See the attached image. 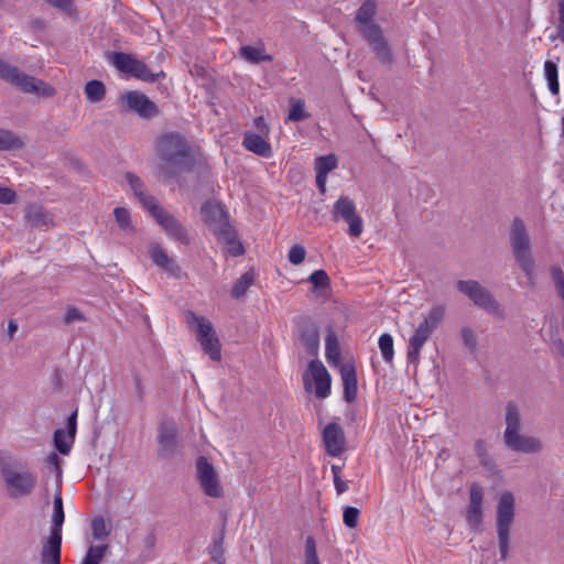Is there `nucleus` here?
<instances>
[{"mask_svg":"<svg viewBox=\"0 0 564 564\" xmlns=\"http://www.w3.org/2000/svg\"><path fill=\"white\" fill-rule=\"evenodd\" d=\"M155 154L159 159L155 173L162 181H170L181 173L191 172L196 164L188 141L178 132L160 135L155 143Z\"/></svg>","mask_w":564,"mask_h":564,"instance_id":"obj_1","label":"nucleus"},{"mask_svg":"<svg viewBox=\"0 0 564 564\" xmlns=\"http://www.w3.org/2000/svg\"><path fill=\"white\" fill-rule=\"evenodd\" d=\"M377 4L375 0H366L357 10L355 21L362 37L367 41L379 62L391 64L393 53L382 29L375 22Z\"/></svg>","mask_w":564,"mask_h":564,"instance_id":"obj_2","label":"nucleus"},{"mask_svg":"<svg viewBox=\"0 0 564 564\" xmlns=\"http://www.w3.org/2000/svg\"><path fill=\"white\" fill-rule=\"evenodd\" d=\"M0 473L9 498L28 497L34 491L37 478L22 463L1 459Z\"/></svg>","mask_w":564,"mask_h":564,"instance_id":"obj_3","label":"nucleus"},{"mask_svg":"<svg viewBox=\"0 0 564 564\" xmlns=\"http://www.w3.org/2000/svg\"><path fill=\"white\" fill-rule=\"evenodd\" d=\"M521 419L519 408L514 402H508L506 406V430L503 441L506 446L517 453L534 454L542 451L541 441L534 436L520 433Z\"/></svg>","mask_w":564,"mask_h":564,"instance_id":"obj_4","label":"nucleus"},{"mask_svg":"<svg viewBox=\"0 0 564 564\" xmlns=\"http://www.w3.org/2000/svg\"><path fill=\"white\" fill-rule=\"evenodd\" d=\"M516 517L514 496L511 491H503L497 505L496 530L500 560H507L510 550V532Z\"/></svg>","mask_w":564,"mask_h":564,"instance_id":"obj_5","label":"nucleus"},{"mask_svg":"<svg viewBox=\"0 0 564 564\" xmlns=\"http://www.w3.org/2000/svg\"><path fill=\"white\" fill-rule=\"evenodd\" d=\"M445 310L437 305L432 307L424 316L423 321L415 328L409 339L406 360L409 364L417 365L423 346L430 339L444 318Z\"/></svg>","mask_w":564,"mask_h":564,"instance_id":"obj_6","label":"nucleus"},{"mask_svg":"<svg viewBox=\"0 0 564 564\" xmlns=\"http://www.w3.org/2000/svg\"><path fill=\"white\" fill-rule=\"evenodd\" d=\"M65 520L61 492L54 495L51 532L41 551L42 564H61L62 527Z\"/></svg>","mask_w":564,"mask_h":564,"instance_id":"obj_7","label":"nucleus"},{"mask_svg":"<svg viewBox=\"0 0 564 564\" xmlns=\"http://www.w3.org/2000/svg\"><path fill=\"white\" fill-rule=\"evenodd\" d=\"M510 245L513 256L529 279L534 274V260L531 254L530 237L523 220L516 217L510 228Z\"/></svg>","mask_w":564,"mask_h":564,"instance_id":"obj_8","label":"nucleus"},{"mask_svg":"<svg viewBox=\"0 0 564 564\" xmlns=\"http://www.w3.org/2000/svg\"><path fill=\"white\" fill-rule=\"evenodd\" d=\"M0 78L25 93H36L43 96H53L54 88L43 80L36 79L21 72L0 58Z\"/></svg>","mask_w":564,"mask_h":564,"instance_id":"obj_9","label":"nucleus"},{"mask_svg":"<svg viewBox=\"0 0 564 564\" xmlns=\"http://www.w3.org/2000/svg\"><path fill=\"white\" fill-rule=\"evenodd\" d=\"M0 78L25 93H36L43 96H53L54 88L43 80L36 79L21 72L0 58Z\"/></svg>","mask_w":564,"mask_h":564,"instance_id":"obj_10","label":"nucleus"},{"mask_svg":"<svg viewBox=\"0 0 564 564\" xmlns=\"http://www.w3.org/2000/svg\"><path fill=\"white\" fill-rule=\"evenodd\" d=\"M457 290L467 296L474 305L484 310L486 313L502 317V311L499 302L495 299L491 292L482 286L476 280H458L456 282Z\"/></svg>","mask_w":564,"mask_h":564,"instance_id":"obj_11","label":"nucleus"},{"mask_svg":"<svg viewBox=\"0 0 564 564\" xmlns=\"http://www.w3.org/2000/svg\"><path fill=\"white\" fill-rule=\"evenodd\" d=\"M188 322L196 325V339L200 344L204 352L207 354L212 360L219 361L221 359V345L210 321L189 312Z\"/></svg>","mask_w":564,"mask_h":564,"instance_id":"obj_12","label":"nucleus"},{"mask_svg":"<svg viewBox=\"0 0 564 564\" xmlns=\"http://www.w3.org/2000/svg\"><path fill=\"white\" fill-rule=\"evenodd\" d=\"M111 62L120 72L127 73L145 83H154L160 77H164L163 72L152 73L149 67L140 59L134 58L131 54L123 52H115L111 55Z\"/></svg>","mask_w":564,"mask_h":564,"instance_id":"obj_13","label":"nucleus"},{"mask_svg":"<svg viewBox=\"0 0 564 564\" xmlns=\"http://www.w3.org/2000/svg\"><path fill=\"white\" fill-rule=\"evenodd\" d=\"M149 214L171 239L185 246L191 243L187 228L163 206L160 204L152 206Z\"/></svg>","mask_w":564,"mask_h":564,"instance_id":"obj_14","label":"nucleus"},{"mask_svg":"<svg viewBox=\"0 0 564 564\" xmlns=\"http://www.w3.org/2000/svg\"><path fill=\"white\" fill-rule=\"evenodd\" d=\"M119 105L123 111L134 112L141 119L149 120L160 113L159 107L139 90L122 94L119 98Z\"/></svg>","mask_w":564,"mask_h":564,"instance_id":"obj_15","label":"nucleus"},{"mask_svg":"<svg viewBox=\"0 0 564 564\" xmlns=\"http://www.w3.org/2000/svg\"><path fill=\"white\" fill-rule=\"evenodd\" d=\"M333 219H339L348 224V235L358 238L362 234L364 223L357 214L356 204L348 196H340L333 206Z\"/></svg>","mask_w":564,"mask_h":564,"instance_id":"obj_16","label":"nucleus"},{"mask_svg":"<svg viewBox=\"0 0 564 564\" xmlns=\"http://www.w3.org/2000/svg\"><path fill=\"white\" fill-rule=\"evenodd\" d=\"M200 214L203 221L210 228L216 237L225 234L231 235V224L225 206L219 203L206 202L202 208Z\"/></svg>","mask_w":564,"mask_h":564,"instance_id":"obj_17","label":"nucleus"},{"mask_svg":"<svg viewBox=\"0 0 564 564\" xmlns=\"http://www.w3.org/2000/svg\"><path fill=\"white\" fill-rule=\"evenodd\" d=\"M197 479L204 494L212 498H220L223 488L214 466L204 456L196 462Z\"/></svg>","mask_w":564,"mask_h":564,"instance_id":"obj_18","label":"nucleus"},{"mask_svg":"<svg viewBox=\"0 0 564 564\" xmlns=\"http://www.w3.org/2000/svg\"><path fill=\"white\" fill-rule=\"evenodd\" d=\"M322 438L325 451L329 456L338 457L345 452L346 436L339 423L332 422L327 424L322 432Z\"/></svg>","mask_w":564,"mask_h":564,"instance_id":"obj_19","label":"nucleus"},{"mask_svg":"<svg viewBox=\"0 0 564 564\" xmlns=\"http://www.w3.org/2000/svg\"><path fill=\"white\" fill-rule=\"evenodd\" d=\"M300 340L310 355H317L319 348L318 326L310 317H301L297 322Z\"/></svg>","mask_w":564,"mask_h":564,"instance_id":"obj_20","label":"nucleus"},{"mask_svg":"<svg viewBox=\"0 0 564 564\" xmlns=\"http://www.w3.org/2000/svg\"><path fill=\"white\" fill-rule=\"evenodd\" d=\"M148 253L152 262L169 275L181 278L182 269L176 261L170 257L166 250L159 243L152 242L148 247Z\"/></svg>","mask_w":564,"mask_h":564,"instance_id":"obj_21","label":"nucleus"},{"mask_svg":"<svg viewBox=\"0 0 564 564\" xmlns=\"http://www.w3.org/2000/svg\"><path fill=\"white\" fill-rule=\"evenodd\" d=\"M77 409L67 419V430L58 429L54 432V446L63 454L68 455L75 441L77 431Z\"/></svg>","mask_w":564,"mask_h":564,"instance_id":"obj_22","label":"nucleus"},{"mask_svg":"<svg viewBox=\"0 0 564 564\" xmlns=\"http://www.w3.org/2000/svg\"><path fill=\"white\" fill-rule=\"evenodd\" d=\"M482 488L473 484L469 489V505L466 511V521L473 529H477L482 522Z\"/></svg>","mask_w":564,"mask_h":564,"instance_id":"obj_23","label":"nucleus"},{"mask_svg":"<svg viewBox=\"0 0 564 564\" xmlns=\"http://www.w3.org/2000/svg\"><path fill=\"white\" fill-rule=\"evenodd\" d=\"M308 370L315 381L316 397L325 399L330 393L332 378L325 366L317 359L312 360Z\"/></svg>","mask_w":564,"mask_h":564,"instance_id":"obj_24","label":"nucleus"},{"mask_svg":"<svg viewBox=\"0 0 564 564\" xmlns=\"http://www.w3.org/2000/svg\"><path fill=\"white\" fill-rule=\"evenodd\" d=\"M177 430L173 422L163 423L159 429V455L169 457L174 455L177 446Z\"/></svg>","mask_w":564,"mask_h":564,"instance_id":"obj_25","label":"nucleus"},{"mask_svg":"<svg viewBox=\"0 0 564 564\" xmlns=\"http://www.w3.org/2000/svg\"><path fill=\"white\" fill-rule=\"evenodd\" d=\"M124 178L134 196L148 213L152 210V206H156L159 204L156 198L145 191L144 184L138 175L132 172H127Z\"/></svg>","mask_w":564,"mask_h":564,"instance_id":"obj_26","label":"nucleus"},{"mask_svg":"<svg viewBox=\"0 0 564 564\" xmlns=\"http://www.w3.org/2000/svg\"><path fill=\"white\" fill-rule=\"evenodd\" d=\"M340 376L344 386V399L354 402L357 398V373L352 364L340 365Z\"/></svg>","mask_w":564,"mask_h":564,"instance_id":"obj_27","label":"nucleus"},{"mask_svg":"<svg viewBox=\"0 0 564 564\" xmlns=\"http://www.w3.org/2000/svg\"><path fill=\"white\" fill-rule=\"evenodd\" d=\"M242 145L250 152L263 158H270L272 149L261 134L247 132L243 135Z\"/></svg>","mask_w":564,"mask_h":564,"instance_id":"obj_28","label":"nucleus"},{"mask_svg":"<svg viewBox=\"0 0 564 564\" xmlns=\"http://www.w3.org/2000/svg\"><path fill=\"white\" fill-rule=\"evenodd\" d=\"M25 219L31 227H48L52 224L51 216L40 205H30L25 213Z\"/></svg>","mask_w":564,"mask_h":564,"instance_id":"obj_29","label":"nucleus"},{"mask_svg":"<svg viewBox=\"0 0 564 564\" xmlns=\"http://www.w3.org/2000/svg\"><path fill=\"white\" fill-rule=\"evenodd\" d=\"M239 54L241 58L251 63L259 64L261 62H271L272 56L265 53L264 45L261 43L259 46L246 45L241 46Z\"/></svg>","mask_w":564,"mask_h":564,"instance_id":"obj_30","label":"nucleus"},{"mask_svg":"<svg viewBox=\"0 0 564 564\" xmlns=\"http://www.w3.org/2000/svg\"><path fill=\"white\" fill-rule=\"evenodd\" d=\"M560 61V57H556L555 61H545L544 62V77L547 82L549 90L553 96L558 95L560 93V84H558V67L557 62Z\"/></svg>","mask_w":564,"mask_h":564,"instance_id":"obj_31","label":"nucleus"},{"mask_svg":"<svg viewBox=\"0 0 564 564\" xmlns=\"http://www.w3.org/2000/svg\"><path fill=\"white\" fill-rule=\"evenodd\" d=\"M325 356L329 365H340V347L336 335L330 333L327 335L325 340Z\"/></svg>","mask_w":564,"mask_h":564,"instance_id":"obj_32","label":"nucleus"},{"mask_svg":"<svg viewBox=\"0 0 564 564\" xmlns=\"http://www.w3.org/2000/svg\"><path fill=\"white\" fill-rule=\"evenodd\" d=\"M22 139L13 131L0 128V151H12L23 148Z\"/></svg>","mask_w":564,"mask_h":564,"instance_id":"obj_33","label":"nucleus"},{"mask_svg":"<svg viewBox=\"0 0 564 564\" xmlns=\"http://www.w3.org/2000/svg\"><path fill=\"white\" fill-rule=\"evenodd\" d=\"M311 115L305 109V101L301 98L290 99V110L288 113V121L299 122L306 120Z\"/></svg>","mask_w":564,"mask_h":564,"instance_id":"obj_34","label":"nucleus"},{"mask_svg":"<svg viewBox=\"0 0 564 564\" xmlns=\"http://www.w3.org/2000/svg\"><path fill=\"white\" fill-rule=\"evenodd\" d=\"M85 94L90 102H99L105 98L106 87L102 82L93 79L85 85Z\"/></svg>","mask_w":564,"mask_h":564,"instance_id":"obj_35","label":"nucleus"},{"mask_svg":"<svg viewBox=\"0 0 564 564\" xmlns=\"http://www.w3.org/2000/svg\"><path fill=\"white\" fill-rule=\"evenodd\" d=\"M108 549V544L90 545L80 564H100Z\"/></svg>","mask_w":564,"mask_h":564,"instance_id":"obj_36","label":"nucleus"},{"mask_svg":"<svg viewBox=\"0 0 564 564\" xmlns=\"http://www.w3.org/2000/svg\"><path fill=\"white\" fill-rule=\"evenodd\" d=\"M113 216L121 230H123L127 234L134 232V226L132 225L131 215L127 208L116 207L113 209Z\"/></svg>","mask_w":564,"mask_h":564,"instance_id":"obj_37","label":"nucleus"},{"mask_svg":"<svg viewBox=\"0 0 564 564\" xmlns=\"http://www.w3.org/2000/svg\"><path fill=\"white\" fill-rule=\"evenodd\" d=\"M218 240H221L228 245V252L231 256L238 257L245 252V248L242 243L237 238V232L234 227H231V235L226 236L225 234L217 237Z\"/></svg>","mask_w":564,"mask_h":564,"instance_id":"obj_38","label":"nucleus"},{"mask_svg":"<svg viewBox=\"0 0 564 564\" xmlns=\"http://www.w3.org/2000/svg\"><path fill=\"white\" fill-rule=\"evenodd\" d=\"M338 160L335 154H327L316 159V173L327 175L337 167Z\"/></svg>","mask_w":564,"mask_h":564,"instance_id":"obj_39","label":"nucleus"},{"mask_svg":"<svg viewBox=\"0 0 564 564\" xmlns=\"http://www.w3.org/2000/svg\"><path fill=\"white\" fill-rule=\"evenodd\" d=\"M252 283H253V273L250 271L243 273L232 286V290H231L232 297L239 299L242 295H245L247 290L252 285Z\"/></svg>","mask_w":564,"mask_h":564,"instance_id":"obj_40","label":"nucleus"},{"mask_svg":"<svg viewBox=\"0 0 564 564\" xmlns=\"http://www.w3.org/2000/svg\"><path fill=\"white\" fill-rule=\"evenodd\" d=\"M307 281L313 284V292L318 290H327L329 289L330 280L325 270L319 269L314 271L308 278Z\"/></svg>","mask_w":564,"mask_h":564,"instance_id":"obj_41","label":"nucleus"},{"mask_svg":"<svg viewBox=\"0 0 564 564\" xmlns=\"http://www.w3.org/2000/svg\"><path fill=\"white\" fill-rule=\"evenodd\" d=\"M379 348L382 355V358L386 362L390 364L393 360L394 350H393V338L390 334L384 333L379 337Z\"/></svg>","mask_w":564,"mask_h":564,"instance_id":"obj_42","label":"nucleus"},{"mask_svg":"<svg viewBox=\"0 0 564 564\" xmlns=\"http://www.w3.org/2000/svg\"><path fill=\"white\" fill-rule=\"evenodd\" d=\"M91 534L94 540H105L110 534V528L102 517H97L91 521Z\"/></svg>","mask_w":564,"mask_h":564,"instance_id":"obj_43","label":"nucleus"},{"mask_svg":"<svg viewBox=\"0 0 564 564\" xmlns=\"http://www.w3.org/2000/svg\"><path fill=\"white\" fill-rule=\"evenodd\" d=\"M224 534H225V528H223L219 538L215 539L213 544L209 546V554L214 562L221 563L224 560V550H223V542H224Z\"/></svg>","mask_w":564,"mask_h":564,"instance_id":"obj_44","label":"nucleus"},{"mask_svg":"<svg viewBox=\"0 0 564 564\" xmlns=\"http://www.w3.org/2000/svg\"><path fill=\"white\" fill-rule=\"evenodd\" d=\"M304 564H321L318 556H317L316 543L312 535H308L305 540Z\"/></svg>","mask_w":564,"mask_h":564,"instance_id":"obj_45","label":"nucleus"},{"mask_svg":"<svg viewBox=\"0 0 564 564\" xmlns=\"http://www.w3.org/2000/svg\"><path fill=\"white\" fill-rule=\"evenodd\" d=\"M360 516L359 509L356 507H346L343 512V521L347 528H356Z\"/></svg>","mask_w":564,"mask_h":564,"instance_id":"obj_46","label":"nucleus"},{"mask_svg":"<svg viewBox=\"0 0 564 564\" xmlns=\"http://www.w3.org/2000/svg\"><path fill=\"white\" fill-rule=\"evenodd\" d=\"M305 254H306L305 248L302 245L296 243L291 247L288 258L292 264L297 265L304 261Z\"/></svg>","mask_w":564,"mask_h":564,"instance_id":"obj_47","label":"nucleus"},{"mask_svg":"<svg viewBox=\"0 0 564 564\" xmlns=\"http://www.w3.org/2000/svg\"><path fill=\"white\" fill-rule=\"evenodd\" d=\"M83 321H85V316L80 310H78L75 306H68L66 308V313L63 317V322L65 325H72L76 322H83Z\"/></svg>","mask_w":564,"mask_h":564,"instance_id":"obj_48","label":"nucleus"},{"mask_svg":"<svg viewBox=\"0 0 564 564\" xmlns=\"http://www.w3.org/2000/svg\"><path fill=\"white\" fill-rule=\"evenodd\" d=\"M462 339L465 346L468 347L470 351L476 350L477 339L474 332L469 327L462 328Z\"/></svg>","mask_w":564,"mask_h":564,"instance_id":"obj_49","label":"nucleus"},{"mask_svg":"<svg viewBox=\"0 0 564 564\" xmlns=\"http://www.w3.org/2000/svg\"><path fill=\"white\" fill-rule=\"evenodd\" d=\"M556 37H558L564 44V0L558 1V24L556 26Z\"/></svg>","mask_w":564,"mask_h":564,"instance_id":"obj_50","label":"nucleus"},{"mask_svg":"<svg viewBox=\"0 0 564 564\" xmlns=\"http://www.w3.org/2000/svg\"><path fill=\"white\" fill-rule=\"evenodd\" d=\"M17 200V193L9 187H0V204H13Z\"/></svg>","mask_w":564,"mask_h":564,"instance_id":"obj_51","label":"nucleus"},{"mask_svg":"<svg viewBox=\"0 0 564 564\" xmlns=\"http://www.w3.org/2000/svg\"><path fill=\"white\" fill-rule=\"evenodd\" d=\"M475 452H476L477 456L479 457L480 463L482 465H486L487 458H488L486 442L482 440H477L475 442Z\"/></svg>","mask_w":564,"mask_h":564,"instance_id":"obj_52","label":"nucleus"},{"mask_svg":"<svg viewBox=\"0 0 564 564\" xmlns=\"http://www.w3.org/2000/svg\"><path fill=\"white\" fill-rule=\"evenodd\" d=\"M253 126L258 130V134H269L270 128L262 116L254 118Z\"/></svg>","mask_w":564,"mask_h":564,"instance_id":"obj_53","label":"nucleus"},{"mask_svg":"<svg viewBox=\"0 0 564 564\" xmlns=\"http://www.w3.org/2000/svg\"><path fill=\"white\" fill-rule=\"evenodd\" d=\"M133 381H134L137 397L141 401V400H143V398L145 395V388L142 383L141 376L138 372H135L133 375Z\"/></svg>","mask_w":564,"mask_h":564,"instance_id":"obj_54","label":"nucleus"},{"mask_svg":"<svg viewBox=\"0 0 564 564\" xmlns=\"http://www.w3.org/2000/svg\"><path fill=\"white\" fill-rule=\"evenodd\" d=\"M48 4L68 11L72 9L73 3L70 0H45Z\"/></svg>","mask_w":564,"mask_h":564,"instance_id":"obj_55","label":"nucleus"},{"mask_svg":"<svg viewBox=\"0 0 564 564\" xmlns=\"http://www.w3.org/2000/svg\"><path fill=\"white\" fill-rule=\"evenodd\" d=\"M334 486L338 495L348 490V482L343 480L340 476H336V478H334Z\"/></svg>","mask_w":564,"mask_h":564,"instance_id":"obj_56","label":"nucleus"},{"mask_svg":"<svg viewBox=\"0 0 564 564\" xmlns=\"http://www.w3.org/2000/svg\"><path fill=\"white\" fill-rule=\"evenodd\" d=\"M47 464L51 466H54L58 473L61 471V466H59L61 458L58 457V455L56 453H51L47 456Z\"/></svg>","mask_w":564,"mask_h":564,"instance_id":"obj_57","label":"nucleus"},{"mask_svg":"<svg viewBox=\"0 0 564 564\" xmlns=\"http://www.w3.org/2000/svg\"><path fill=\"white\" fill-rule=\"evenodd\" d=\"M326 178L327 175L316 173V185L322 194L326 191Z\"/></svg>","mask_w":564,"mask_h":564,"instance_id":"obj_58","label":"nucleus"},{"mask_svg":"<svg viewBox=\"0 0 564 564\" xmlns=\"http://www.w3.org/2000/svg\"><path fill=\"white\" fill-rule=\"evenodd\" d=\"M18 330V324L14 319H10L8 323V336L10 339H13L14 334Z\"/></svg>","mask_w":564,"mask_h":564,"instance_id":"obj_59","label":"nucleus"},{"mask_svg":"<svg viewBox=\"0 0 564 564\" xmlns=\"http://www.w3.org/2000/svg\"><path fill=\"white\" fill-rule=\"evenodd\" d=\"M155 541H156V539H155L154 533H149V534L144 538L143 543H144V546H147V547H149V549H152V547H154V545H155Z\"/></svg>","mask_w":564,"mask_h":564,"instance_id":"obj_60","label":"nucleus"},{"mask_svg":"<svg viewBox=\"0 0 564 564\" xmlns=\"http://www.w3.org/2000/svg\"><path fill=\"white\" fill-rule=\"evenodd\" d=\"M554 348L561 356H564V343L562 339H557L554 341Z\"/></svg>","mask_w":564,"mask_h":564,"instance_id":"obj_61","label":"nucleus"},{"mask_svg":"<svg viewBox=\"0 0 564 564\" xmlns=\"http://www.w3.org/2000/svg\"><path fill=\"white\" fill-rule=\"evenodd\" d=\"M340 470H341L340 466L333 465L332 466L333 478H336V476H340Z\"/></svg>","mask_w":564,"mask_h":564,"instance_id":"obj_62","label":"nucleus"},{"mask_svg":"<svg viewBox=\"0 0 564 564\" xmlns=\"http://www.w3.org/2000/svg\"><path fill=\"white\" fill-rule=\"evenodd\" d=\"M34 24H35L36 26H42V24H43V23H42V21H41V20H36V21H34Z\"/></svg>","mask_w":564,"mask_h":564,"instance_id":"obj_63","label":"nucleus"},{"mask_svg":"<svg viewBox=\"0 0 564 564\" xmlns=\"http://www.w3.org/2000/svg\"><path fill=\"white\" fill-rule=\"evenodd\" d=\"M562 126H563V128H562V135H564V115H563V118H562Z\"/></svg>","mask_w":564,"mask_h":564,"instance_id":"obj_64","label":"nucleus"}]
</instances>
